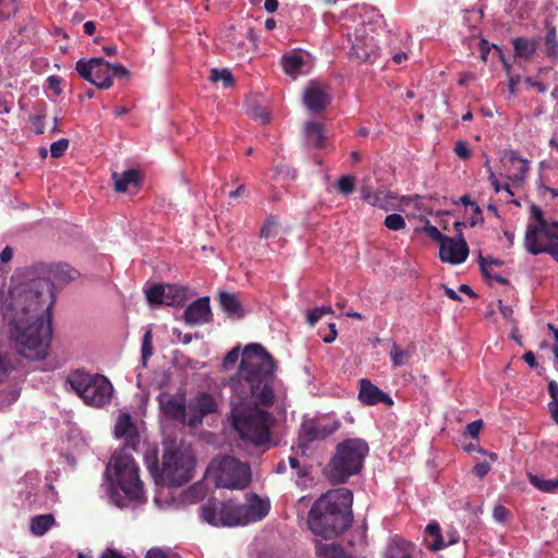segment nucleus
<instances>
[{"label":"nucleus","instance_id":"1","mask_svg":"<svg viewBox=\"0 0 558 558\" xmlns=\"http://www.w3.org/2000/svg\"><path fill=\"white\" fill-rule=\"evenodd\" d=\"M277 363L259 343L247 344L242 353L236 379L231 380L230 420L241 439L263 446L270 440L274 416L258 404L275 402L274 379Z\"/></svg>","mask_w":558,"mask_h":558},{"label":"nucleus","instance_id":"2","mask_svg":"<svg viewBox=\"0 0 558 558\" xmlns=\"http://www.w3.org/2000/svg\"><path fill=\"white\" fill-rule=\"evenodd\" d=\"M53 281H3L0 304L10 333L21 355L47 356L52 338Z\"/></svg>","mask_w":558,"mask_h":558},{"label":"nucleus","instance_id":"3","mask_svg":"<svg viewBox=\"0 0 558 558\" xmlns=\"http://www.w3.org/2000/svg\"><path fill=\"white\" fill-rule=\"evenodd\" d=\"M353 493L345 487L329 489L312 505L307 525L313 534L325 539L338 537L353 522Z\"/></svg>","mask_w":558,"mask_h":558},{"label":"nucleus","instance_id":"4","mask_svg":"<svg viewBox=\"0 0 558 558\" xmlns=\"http://www.w3.org/2000/svg\"><path fill=\"white\" fill-rule=\"evenodd\" d=\"M368 445L360 438L347 439L337 445L336 453L328 464V475L332 483H344L361 472Z\"/></svg>","mask_w":558,"mask_h":558},{"label":"nucleus","instance_id":"5","mask_svg":"<svg viewBox=\"0 0 558 558\" xmlns=\"http://www.w3.org/2000/svg\"><path fill=\"white\" fill-rule=\"evenodd\" d=\"M68 383L88 405L100 408L111 400L113 387L104 375L76 371L69 375Z\"/></svg>","mask_w":558,"mask_h":558},{"label":"nucleus","instance_id":"6","mask_svg":"<svg viewBox=\"0 0 558 558\" xmlns=\"http://www.w3.org/2000/svg\"><path fill=\"white\" fill-rule=\"evenodd\" d=\"M531 215L537 223H530L526 228L525 248L533 255L547 253L558 262V234L549 230V222L545 220L537 205H531Z\"/></svg>","mask_w":558,"mask_h":558},{"label":"nucleus","instance_id":"7","mask_svg":"<svg viewBox=\"0 0 558 558\" xmlns=\"http://www.w3.org/2000/svg\"><path fill=\"white\" fill-rule=\"evenodd\" d=\"M194 465V459L187 451L179 448H166L157 481L169 487L182 486L192 480Z\"/></svg>","mask_w":558,"mask_h":558},{"label":"nucleus","instance_id":"8","mask_svg":"<svg viewBox=\"0 0 558 558\" xmlns=\"http://www.w3.org/2000/svg\"><path fill=\"white\" fill-rule=\"evenodd\" d=\"M210 469L215 471L217 487L244 489L251 482L250 465L231 456L215 458Z\"/></svg>","mask_w":558,"mask_h":558},{"label":"nucleus","instance_id":"9","mask_svg":"<svg viewBox=\"0 0 558 558\" xmlns=\"http://www.w3.org/2000/svg\"><path fill=\"white\" fill-rule=\"evenodd\" d=\"M113 469L117 483L129 500H141L143 483L140 480L138 466L129 453L113 456Z\"/></svg>","mask_w":558,"mask_h":558},{"label":"nucleus","instance_id":"10","mask_svg":"<svg viewBox=\"0 0 558 558\" xmlns=\"http://www.w3.org/2000/svg\"><path fill=\"white\" fill-rule=\"evenodd\" d=\"M151 307L159 305L180 306L187 300V289L175 282L158 281L144 288Z\"/></svg>","mask_w":558,"mask_h":558},{"label":"nucleus","instance_id":"11","mask_svg":"<svg viewBox=\"0 0 558 558\" xmlns=\"http://www.w3.org/2000/svg\"><path fill=\"white\" fill-rule=\"evenodd\" d=\"M78 75L100 89H109L112 84L111 63L102 58L80 59L75 64Z\"/></svg>","mask_w":558,"mask_h":558},{"label":"nucleus","instance_id":"12","mask_svg":"<svg viewBox=\"0 0 558 558\" xmlns=\"http://www.w3.org/2000/svg\"><path fill=\"white\" fill-rule=\"evenodd\" d=\"M78 276L66 263H35L16 270V277L26 279H76Z\"/></svg>","mask_w":558,"mask_h":558},{"label":"nucleus","instance_id":"13","mask_svg":"<svg viewBox=\"0 0 558 558\" xmlns=\"http://www.w3.org/2000/svg\"><path fill=\"white\" fill-rule=\"evenodd\" d=\"M199 517L211 526L232 527L233 500H220L211 497L199 508Z\"/></svg>","mask_w":558,"mask_h":558},{"label":"nucleus","instance_id":"14","mask_svg":"<svg viewBox=\"0 0 558 558\" xmlns=\"http://www.w3.org/2000/svg\"><path fill=\"white\" fill-rule=\"evenodd\" d=\"M270 510V504L267 499H262L253 494L245 504L233 501V526L247 525L262 521Z\"/></svg>","mask_w":558,"mask_h":558},{"label":"nucleus","instance_id":"15","mask_svg":"<svg viewBox=\"0 0 558 558\" xmlns=\"http://www.w3.org/2000/svg\"><path fill=\"white\" fill-rule=\"evenodd\" d=\"M217 411V401L210 393H197L187 403V426L196 427L201 425L206 415L216 413Z\"/></svg>","mask_w":558,"mask_h":558},{"label":"nucleus","instance_id":"16","mask_svg":"<svg viewBox=\"0 0 558 558\" xmlns=\"http://www.w3.org/2000/svg\"><path fill=\"white\" fill-rule=\"evenodd\" d=\"M160 410L168 418L187 425V404L184 395L161 392L158 396Z\"/></svg>","mask_w":558,"mask_h":558},{"label":"nucleus","instance_id":"17","mask_svg":"<svg viewBox=\"0 0 558 558\" xmlns=\"http://www.w3.org/2000/svg\"><path fill=\"white\" fill-rule=\"evenodd\" d=\"M340 423L336 420L306 421L301 425L300 437L306 441L323 440L336 433Z\"/></svg>","mask_w":558,"mask_h":558},{"label":"nucleus","instance_id":"18","mask_svg":"<svg viewBox=\"0 0 558 558\" xmlns=\"http://www.w3.org/2000/svg\"><path fill=\"white\" fill-rule=\"evenodd\" d=\"M214 315L210 307V298L202 296L187 305L182 319L189 326H199L213 322Z\"/></svg>","mask_w":558,"mask_h":558},{"label":"nucleus","instance_id":"19","mask_svg":"<svg viewBox=\"0 0 558 558\" xmlns=\"http://www.w3.org/2000/svg\"><path fill=\"white\" fill-rule=\"evenodd\" d=\"M330 102V96L326 85L317 81H311L303 93V104L312 112H320Z\"/></svg>","mask_w":558,"mask_h":558},{"label":"nucleus","instance_id":"20","mask_svg":"<svg viewBox=\"0 0 558 558\" xmlns=\"http://www.w3.org/2000/svg\"><path fill=\"white\" fill-rule=\"evenodd\" d=\"M378 47L373 37L364 36V28L356 29L352 40L351 54L359 61L374 62L378 56Z\"/></svg>","mask_w":558,"mask_h":558},{"label":"nucleus","instance_id":"21","mask_svg":"<svg viewBox=\"0 0 558 558\" xmlns=\"http://www.w3.org/2000/svg\"><path fill=\"white\" fill-rule=\"evenodd\" d=\"M469 254L466 242L460 239L448 238L442 240L439 246V256L442 262L460 264L465 260Z\"/></svg>","mask_w":558,"mask_h":558},{"label":"nucleus","instance_id":"22","mask_svg":"<svg viewBox=\"0 0 558 558\" xmlns=\"http://www.w3.org/2000/svg\"><path fill=\"white\" fill-rule=\"evenodd\" d=\"M114 435L117 438H124V450H136L140 444V435L129 413L119 415L114 425Z\"/></svg>","mask_w":558,"mask_h":558},{"label":"nucleus","instance_id":"23","mask_svg":"<svg viewBox=\"0 0 558 558\" xmlns=\"http://www.w3.org/2000/svg\"><path fill=\"white\" fill-rule=\"evenodd\" d=\"M357 398L364 405H375L378 403H384L387 405L393 404L392 398L367 378H362L359 380Z\"/></svg>","mask_w":558,"mask_h":558},{"label":"nucleus","instance_id":"24","mask_svg":"<svg viewBox=\"0 0 558 558\" xmlns=\"http://www.w3.org/2000/svg\"><path fill=\"white\" fill-rule=\"evenodd\" d=\"M502 165L507 171V178L512 181L522 182L525 173L529 170V163L525 159H522L513 150L505 154L502 157Z\"/></svg>","mask_w":558,"mask_h":558},{"label":"nucleus","instance_id":"25","mask_svg":"<svg viewBox=\"0 0 558 558\" xmlns=\"http://www.w3.org/2000/svg\"><path fill=\"white\" fill-rule=\"evenodd\" d=\"M421 554L414 543L396 537L388 545L385 558H420Z\"/></svg>","mask_w":558,"mask_h":558},{"label":"nucleus","instance_id":"26","mask_svg":"<svg viewBox=\"0 0 558 558\" xmlns=\"http://www.w3.org/2000/svg\"><path fill=\"white\" fill-rule=\"evenodd\" d=\"M218 302L220 308L229 318L241 319L244 317V310L236 294L227 291H219Z\"/></svg>","mask_w":558,"mask_h":558},{"label":"nucleus","instance_id":"27","mask_svg":"<svg viewBox=\"0 0 558 558\" xmlns=\"http://www.w3.org/2000/svg\"><path fill=\"white\" fill-rule=\"evenodd\" d=\"M223 41L230 53L241 56L246 51L245 34L238 31L234 25H230L223 32Z\"/></svg>","mask_w":558,"mask_h":558},{"label":"nucleus","instance_id":"28","mask_svg":"<svg viewBox=\"0 0 558 558\" xmlns=\"http://www.w3.org/2000/svg\"><path fill=\"white\" fill-rule=\"evenodd\" d=\"M423 543L430 551H438L446 547V541L438 522L433 521L427 524L424 531Z\"/></svg>","mask_w":558,"mask_h":558},{"label":"nucleus","instance_id":"29","mask_svg":"<svg viewBox=\"0 0 558 558\" xmlns=\"http://www.w3.org/2000/svg\"><path fill=\"white\" fill-rule=\"evenodd\" d=\"M315 554L319 558H350L343 546L338 543L318 541L315 544Z\"/></svg>","mask_w":558,"mask_h":558},{"label":"nucleus","instance_id":"30","mask_svg":"<svg viewBox=\"0 0 558 558\" xmlns=\"http://www.w3.org/2000/svg\"><path fill=\"white\" fill-rule=\"evenodd\" d=\"M112 179L114 181L116 191L120 193L125 192L129 185H137L140 182L138 172L133 169L126 170L122 174L114 172Z\"/></svg>","mask_w":558,"mask_h":558},{"label":"nucleus","instance_id":"31","mask_svg":"<svg viewBox=\"0 0 558 558\" xmlns=\"http://www.w3.org/2000/svg\"><path fill=\"white\" fill-rule=\"evenodd\" d=\"M56 523L54 517L50 513L35 515L31 519V532L36 536L46 534Z\"/></svg>","mask_w":558,"mask_h":558},{"label":"nucleus","instance_id":"32","mask_svg":"<svg viewBox=\"0 0 558 558\" xmlns=\"http://www.w3.org/2000/svg\"><path fill=\"white\" fill-rule=\"evenodd\" d=\"M396 196L385 190H376L375 194L368 199L367 204L373 207L380 208L385 211L393 209Z\"/></svg>","mask_w":558,"mask_h":558},{"label":"nucleus","instance_id":"33","mask_svg":"<svg viewBox=\"0 0 558 558\" xmlns=\"http://www.w3.org/2000/svg\"><path fill=\"white\" fill-rule=\"evenodd\" d=\"M282 68L287 75L295 78L302 72L305 62L298 53H290L282 57Z\"/></svg>","mask_w":558,"mask_h":558},{"label":"nucleus","instance_id":"34","mask_svg":"<svg viewBox=\"0 0 558 558\" xmlns=\"http://www.w3.org/2000/svg\"><path fill=\"white\" fill-rule=\"evenodd\" d=\"M514 54L519 58L530 59L536 51L534 40L519 37L513 40Z\"/></svg>","mask_w":558,"mask_h":558},{"label":"nucleus","instance_id":"35","mask_svg":"<svg viewBox=\"0 0 558 558\" xmlns=\"http://www.w3.org/2000/svg\"><path fill=\"white\" fill-rule=\"evenodd\" d=\"M530 483L543 493L558 492V480H544L536 474H527Z\"/></svg>","mask_w":558,"mask_h":558},{"label":"nucleus","instance_id":"36","mask_svg":"<svg viewBox=\"0 0 558 558\" xmlns=\"http://www.w3.org/2000/svg\"><path fill=\"white\" fill-rule=\"evenodd\" d=\"M305 135L310 144L320 146L324 142L323 125L316 122H307L305 125Z\"/></svg>","mask_w":558,"mask_h":558},{"label":"nucleus","instance_id":"37","mask_svg":"<svg viewBox=\"0 0 558 558\" xmlns=\"http://www.w3.org/2000/svg\"><path fill=\"white\" fill-rule=\"evenodd\" d=\"M501 264L500 259L480 257V266L485 279H504L501 275L493 272V267Z\"/></svg>","mask_w":558,"mask_h":558},{"label":"nucleus","instance_id":"38","mask_svg":"<svg viewBox=\"0 0 558 558\" xmlns=\"http://www.w3.org/2000/svg\"><path fill=\"white\" fill-rule=\"evenodd\" d=\"M545 46H546V54L553 61H557L558 59V40L556 29L554 27L549 28L545 36Z\"/></svg>","mask_w":558,"mask_h":558},{"label":"nucleus","instance_id":"39","mask_svg":"<svg viewBox=\"0 0 558 558\" xmlns=\"http://www.w3.org/2000/svg\"><path fill=\"white\" fill-rule=\"evenodd\" d=\"M392 365L395 367L402 366L408 363L411 353L408 350L401 349L398 344L393 343L389 352Z\"/></svg>","mask_w":558,"mask_h":558},{"label":"nucleus","instance_id":"40","mask_svg":"<svg viewBox=\"0 0 558 558\" xmlns=\"http://www.w3.org/2000/svg\"><path fill=\"white\" fill-rule=\"evenodd\" d=\"M248 114L252 119L259 121L263 124L270 122V113L268 109L258 104H251L248 106Z\"/></svg>","mask_w":558,"mask_h":558},{"label":"nucleus","instance_id":"41","mask_svg":"<svg viewBox=\"0 0 558 558\" xmlns=\"http://www.w3.org/2000/svg\"><path fill=\"white\" fill-rule=\"evenodd\" d=\"M209 80L214 83L221 82L223 87H229L233 84V76L228 69H211Z\"/></svg>","mask_w":558,"mask_h":558},{"label":"nucleus","instance_id":"42","mask_svg":"<svg viewBox=\"0 0 558 558\" xmlns=\"http://www.w3.org/2000/svg\"><path fill=\"white\" fill-rule=\"evenodd\" d=\"M354 177L343 175L337 181L336 187L338 189L339 193L347 196L354 191Z\"/></svg>","mask_w":558,"mask_h":558},{"label":"nucleus","instance_id":"43","mask_svg":"<svg viewBox=\"0 0 558 558\" xmlns=\"http://www.w3.org/2000/svg\"><path fill=\"white\" fill-rule=\"evenodd\" d=\"M385 226L392 231L402 230L405 227L404 218L399 214H391L385 218Z\"/></svg>","mask_w":558,"mask_h":558},{"label":"nucleus","instance_id":"44","mask_svg":"<svg viewBox=\"0 0 558 558\" xmlns=\"http://www.w3.org/2000/svg\"><path fill=\"white\" fill-rule=\"evenodd\" d=\"M70 142L68 138H60L50 145V155L52 158H60L69 148Z\"/></svg>","mask_w":558,"mask_h":558},{"label":"nucleus","instance_id":"45","mask_svg":"<svg viewBox=\"0 0 558 558\" xmlns=\"http://www.w3.org/2000/svg\"><path fill=\"white\" fill-rule=\"evenodd\" d=\"M486 168H487V172H488V180L492 183V185L494 186L495 192L498 193L500 191H506L510 195H513L512 191L510 190V185L508 183L501 184V182H499L497 180V177L494 173V171L492 170V168L488 166V162H486Z\"/></svg>","mask_w":558,"mask_h":558},{"label":"nucleus","instance_id":"46","mask_svg":"<svg viewBox=\"0 0 558 558\" xmlns=\"http://www.w3.org/2000/svg\"><path fill=\"white\" fill-rule=\"evenodd\" d=\"M16 10L15 0H0V20L10 17Z\"/></svg>","mask_w":558,"mask_h":558},{"label":"nucleus","instance_id":"47","mask_svg":"<svg viewBox=\"0 0 558 558\" xmlns=\"http://www.w3.org/2000/svg\"><path fill=\"white\" fill-rule=\"evenodd\" d=\"M375 192L376 191L373 189L371 184V178H364L360 186L361 198L367 203L368 199L375 194Z\"/></svg>","mask_w":558,"mask_h":558},{"label":"nucleus","instance_id":"48","mask_svg":"<svg viewBox=\"0 0 558 558\" xmlns=\"http://www.w3.org/2000/svg\"><path fill=\"white\" fill-rule=\"evenodd\" d=\"M153 354V345H151V331L148 330L143 338L142 343V357L146 360Z\"/></svg>","mask_w":558,"mask_h":558},{"label":"nucleus","instance_id":"49","mask_svg":"<svg viewBox=\"0 0 558 558\" xmlns=\"http://www.w3.org/2000/svg\"><path fill=\"white\" fill-rule=\"evenodd\" d=\"M13 366L5 355L0 354V383L4 381Z\"/></svg>","mask_w":558,"mask_h":558},{"label":"nucleus","instance_id":"50","mask_svg":"<svg viewBox=\"0 0 558 558\" xmlns=\"http://www.w3.org/2000/svg\"><path fill=\"white\" fill-rule=\"evenodd\" d=\"M145 558H180L177 554L165 551L160 548H151L146 553Z\"/></svg>","mask_w":558,"mask_h":558},{"label":"nucleus","instance_id":"51","mask_svg":"<svg viewBox=\"0 0 558 558\" xmlns=\"http://www.w3.org/2000/svg\"><path fill=\"white\" fill-rule=\"evenodd\" d=\"M424 231L428 238L439 242L440 244L442 243V240L448 239V236L442 235L441 232L432 225H426L424 227Z\"/></svg>","mask_w":558,"mask_h":558},{"label":"nucleus","instance_id":"52","mask_svg":"<svg viewBox=\"0 0 558 558\" xmlns=\"http://www.w3.org/2000/svg\"><path fill=\"white\" fill-rule=\"evenodd\" d=\"M454 153L461 159H468L471 156V150L468 144L463 141H459L454 145Z\"/></svg>","mask_w":558,"mask_h":558},{"label":"nucleus","instance_id":"53","mask_svg":"<svg viewBox=\"0 0 558 558\" xmlns=\"http://www.w3.org/2000/svg\"><path fill=\"white\" fill-rule=\"evenodd\" d=\"M29 121L36 134H43L45 132V117L43 114L33 116L29 118Z\"/></svg>","mask_w":558,"mask_h":558},{"label":"nucleus","instance_id":"54","mask_svg":"<svg viewBox=\"0 0 558 558\" xmlns=\"http://www.w3.org/2000/svg\"><path fill=\"white\" fill-rule=\"evenodd\" d=\"M482 427H483V421L477 420V421H474L466 425L465 433L472 438H477Z\"/></svg>","mask_w":558,"mask_h":558},{"label":"nucleus","instance_id":"55","mask_svg":"<svg viewBox=\"0 0 558 558\" xmlns=\"http://www.w3.org/2000/svg\"><path fill=\"white\" fill-rule=\"evenodd\" d=\"M277 227V221L274 218H270L266 221L260 230V236L268 239L274 235V229Z\"/></svg>","mask_w":558,"mask_h":558},{"label":"nucleus","instance_id":"56","mask_svg":"<svg viewBox=\"0 0 558 558\" xmlns=\"http://www.w3.org/2000/svg\"><path fill=\"white\" fill-rule=\"evenodd\" d=\"M239 360V349L233 348L230 350L223 359V367L227 369L230 365H234Z\"/></svg>","mask_w":558,"mask_h":558},{"label":"nucleus","instance_id":"57","mask_svg":"<svg viewBox=\"0 0 558 558\" xmlns=\"http://www.w3.org/2000/svg\"><path fill=\"white\" fill-rule=\"evenodd\" d=\"M289 464H290L291 469L298 471V476L299 477H305L307 475V473H308L307 468L301 466L300 461H299L298 458L289 457Z\"/></svg>","mask_w":558,"mask_h":558},{"label":"nucleus","instance_id":"58","mask_svg":"<svg viewBox=\"0 0 558 558\" xmlns=\"http://www.w3.org/2000/svg\"><path fill=\"white\" fill-rule=\"evenodd\" d=\"M490 471V464L487 463V462H480V463H476L473 468V474L476 475L477 477H484L488 474V472Z\"/></svg>","mask_w":558,"mask_h":558},{"label":"nucleus","instance_id":"59","mask_svg":"<svg viewBox=\"0 0 558 558\" xmlns=\"http://www.w3.org/2000/svg\"><path fill=\"white\" fill-rule=\"evenodd\" d=\"M112 76L128 78L130 76V72L124 65L116 63L111 64V77Z\"/></svg>","mask_w":558,"mask_h":558},{"label":"nucleus","instance_id":"60","mask_svg":"<svg viewBox=\"0 0 558 558\" xmlns=\"http://www.w3.org/2000/svg\"><path fill=\"white\" fill-rule=\"evenodd\" d=\"M323 316V310L322 308H314L307 315V322L311 326H314Z\"/></svg>","mask_w":558,"mask_h":558},{"label":"nucleus","instance_id":"61","mask_svg":"<svg viewBox=\"0 0 558 558\" xmlns=\"http://www.w3.org/2000/svg\"><path fill=\"white\" fill-rule=\"evenodd\" d=\"M508 513V510L501 505L496 506L494 509V518L500 522L507 519Z\"/></svg>","mask_w":558,"mask_h":558},{"label":"nucleus","instance_id":"62","mask_svg":"<svg viewBox=\"0 0 558 558\" xmlns=\"http://www.w3.org/2000/svg\"><path fill=\"white\" fill-rule=\"evenodd\" d=\"M548 392L551 398L550 402H557L558 401V384L555 380H550L548 383Z\"/></svg>","mask_w":558,"mask_h":558},{"label":"nucleus","instance_id":"63","mask_svg":"<svg viewBox=\"0 0 558 558\" xmlns=\"http://www.w3.org/2000/svg\"><path fill=\"white\" fill-rule=\"evenodd\" d=\"M100 558H125L116 549L107 548L100 556Z\"/></svg>","mask_w":558,"mask_h":558},{"label":"nucleus","instance_id":"64","mask_svg":"<svg viewBox=\"0 0 558 558\" xmlns=\"http://www.w3.org/2000/svg\"><path fill=\"white\" fill-rule=\"evenodd\" d=\"M548 409H549L551 418L558 425V401L557 402H549L548 403Z\"/></svg>","mask_w":558,"mask_h":558}]
</instances>
